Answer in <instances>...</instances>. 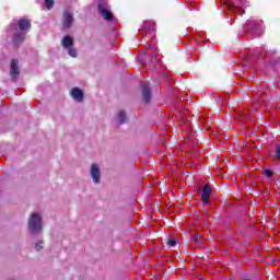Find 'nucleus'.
Instances as JSON below:
<instances>
[{"instance_id":"nucleus-1","label":"nucleus","mask_w":280,"mask_h":280,"mask_svg":"<svg viewBox=\"0 0 280 280\" xmlns=\"http://www.w3.org/2000/svg\"><path fill=\"white\" fill-rule=\"evenodd\" d=\"M32 27V22L27 19H20L18 22L14 20L7 30V38H9L14 47H18L25 40L27 30Z\"/></svg>"},{"instance_id":"nucleus-2","label":"nucleus","mask_w":280,"mask_h":280,"mask_svg":"<svg viewBox=\"0 0 280 280\" xmlns=\"http://www.w3.org/2000/svg\"><path fill=\"white\" fill-rule=\"evenodd\" d=\"M97 11L100 16L107 23H113L114 25L117 23V19L113 16V11L110 10V4H108L107 0H98Z\"/></svg>"},{"instance_id":"nucleus-3","label":"nucleus","mask_w":280,"mask_h":280,"mask_svg":"<svg viewBox=\"0 0 280 280\" xmlns=\"http://www.w3.org/2000/svg\"><path fill=\"white\" fill-rule=\"evenodd\" d=\"M264 31V21L249 19L243 26L244 34H252V36H259Z\"/></svg>"},{"instance_id":"nucleus-4","label":"nucleus","mask_w":280,"mask_h":280,"mask_svg":"<svg viewBox=\"0 0 280 280\" xmlns=\"http://www.w3.org/2000/svg\"><path fill=\"white\" fill-rule=\"evenodd\" d=\"M28 231L34 235L43 231V219L40 218V214L36 212L31 214L28 219Z\"/></svg>"},{"instance_id":"nucleus-5","label":"nucleus","mask_w":280,"mask_h":280,"mask_svg":"<svg viewBox=\"0 0 280 280\" xmlns=\"http://www.w3.org/2000/svg\"><path fill=\"white\" fill-rule=\"evenodd\" d=\"M228 10L230 12H234V14H240L242 13V9L240 8H248L250 3L246 0H235V2H231V0H223Z\"/></svg>"},{"instance_id":"nucleus-6","label":"nucleus","mask_w":280,"mask_h":280,"mask_svg":"<svg viewBox=\"0 0 280 280\" xmlns=\"http://www.w3.org/2000/svg\"><path fill=\"white\" fill-rule=\"evenodd\" d=\"M61 46L68 50L70 58H78V49L73 47V37L66 35L61 39Z\"/></svg>"},{"instance_id":"nucleus-7","label":"nucleus","mask_w":280,"mask_h":280,"mask_svg":"<svg viewBox=\"0 0 280 280\" xmlns=\"http://www.w3.org/2000/svg\"><path fill=\"white\" fill-rule=\"evenodd\" d=\"M198 194H201V200L203 205H209V200L211 198V194H213V189L211 185L206 184L202 188H198Z\"/></svg>"},{"instance_id":"nucleus-8","label":"nucleus","mask_w":280,"mask_h":280,"mask_svg":"<svg viewBox=\"0 0 280 280\" xmlns=\"http://www.w3.org/2000/svg\"><path fill=\"white\" fill-rule=\"evenodd\" d=\"M90 176L95 185H100L102 180V171L97 164H92L90 167Z\"/></svg>"},{"instance_id":"nucleus-9","label":"nucleus","mask_w":280,"mask_h":280,"mask_svg":"<svg viewBox=\"0 0 280 280\" xmlns=\"http://www.w3.org/2000/svg\"><path fill=\"white\" fill-rule=\"evenodd\" d=\"M61 23L63 32H67V30H71V25H73V13L65 11Z\"/></svg>"},{"instance_id":"nucleus-10","label":"nucleus","mask_w":280,"mask_h":280,"mask_svg":"<svg viewBox=\"0 0 280 280\" xmlns=\"http://www.w3.org/2000/svg\"><path fill=\"white\" fill-rule=\"evenodd\" d=\"M148 32L152 35L156 32V23L154 21H144L142 31H140V34L142 36H148Z\"/></svg>"},{"instance_id":"nucleus-11","label":"nucleus","mask_w":280,"mask_h":280,"mask_svg":"<svg viewBox=\"0 0 280 280\" xmlns=\"http://www.w3.org/2000/svg\"><path fill=\"white\" fill-rule=\"evenodd\" d=\"M21 75L19 71V59H12L10 68V78L12 82H16Z\"/></svg>"},{"instance_id":"nucleus-12","label":"nucleus","mask_w":280,"mask_h":280,"mask_svg":"<svg viewBox=\"0 0 280 280\" xmlns=\"http://www.w3.org/2000/svg\"><path fill=\"white\" fill-rule=\"evenodd\" d=\"M242 58H245L246 62H255L259 58V51L257 50H244L241 52Z\"/></svg>"},{"instance_id":"nucleus-13","label":"nucleus","mask_w":280,"mask_h":280,"mask_svg":"<svg viewBox=\"0 0 280 280\" xmlns=\"http://www.w3.org/2000/svg\"><path fill=\"white\" fill-rule=\"evenodd\" d=\"M141 86L143 102H145V104H149V102L152 100V90H150V83L141 82Z\"/></svg>"},{"instance_id":"nucleus-14","label":"nucleus","mask_w":280,"mask_h":280,"mask_svg":"<svg viewBox=\"0 0 280 280\" xmlns=\"http://www.w3.org/2000/svg\"><path fill=\"white\" fill-rule=\"evenodd\" d=\"M147 49H151V51H153L152 55H147V58H152V62H155L156 65L153 67V69H159V67H161V61L159 60V57L156 56V47L149 45L147 46Z\"/></svg>"},{"instance_id":"nucleus-15","label":"nucleus","mask_w":280,"mask_h":280,"mask_svg":"<svg viewBox=\"0 0 280 280\" xmlns=\"http://www.w3.org/2000/svg\"><path fill=\"white\" fill-rule=\"evenodd\" d=\"M70 95L74 102H82L84 100V92L80 88H72Z\"/></svg>"},{"instance_id":"nucleus-16","label":"nucleus","mask_w":280,"mask_h":280,"mask_svg":"<svg viewBox=\"0 0 280 280\" xmlns=\"http://www.w3.org/2000/svg\"><path fill=\"white\" fill-rule=\"evenodd\" d=\"M116 121H117L118 126H124V124H126V121H128V116L126 115V112L120 110L116 116Z\"/></svg>"},{"instance_id":"nucleus-17","label":"nucleus","mask_w":280,"mask_h":280,"mask_svg":"<svg viewBox=\"0 0 280 280\" xmlns=\"http://www.w3.org/2000/svg\"><path fill=\"white\" fill-rule=\"evenodd\" d=\"M202 236L200 235V234H194V235H191V240H192V242H195V244L197 245V246H202V238H201Z\"/></svg>"},{"instance_id":"nucleus-18","label":"nucleus","mask_w":280,"mask_h":280,"mask_svg":"<svg viewBox=\"0 0 280 280\" xmlns=\"http://www.w3.org/2000/svg\"><path fill=\"white\" fill-rule=\"evenodd\" d=\"M54 5H55L54 0H45V8H47V10H51Z\"/></svg>"},{"instance_id":"nucleus-19","label":"nucleus","mask_w":280,"mask_h":280,"mask_svg":"<svg viewBox=\"0 0 280 280\" xmlns=\"http://www.w3.org/2000/svg\"><path fill=\"white\" fill-rule=\"evenodd\" d=\"M167 246H168V248H174V246H176V238L175 237L168 238Z\"/></svg>"},{"instance_id":"nucleus-20","label":"nucleus","mask_w":280,"mask_h":280,"mask_svg":"<svg viewBox=\"0 0 280 280\" xmlns=\"http://www.w3.org/2000/svg\"><path fill=\"white\" fill-rule=\"evenodd\" d=\"M264 175H265L267 178H270L271 176H275V172H272L271 170L266 168V170L264 171Z\"/></svg>"},{"instance_id":"nucleus-21","label":"nucleus","mask_w":280,"mask_h":280,"mask_svg":"<svg viewBox=\"0 0 280 280\" xmlns=\"http://www.w3.org/2000/svg\"><path fill=\"white\" fill-rule=\"evenodd\" d=\"M276 159H277V161H280V145L279 144L276 145Z\"/></svg>"},{"instance_id":"nucleus-22","label":"nucleus","mask_w":280,"mask_h":280,"mask_svg":"<svg viewBox=\"0 0 280 280\" xmlns=\"http://www.w3.org/2000/svg\"><path fill=\"white\" fill-rule=\"evenodd\" d=\"M35 249H36V250H43V242H42V241H39L38 243H36Z\"/></svg>"}]
</instances>
